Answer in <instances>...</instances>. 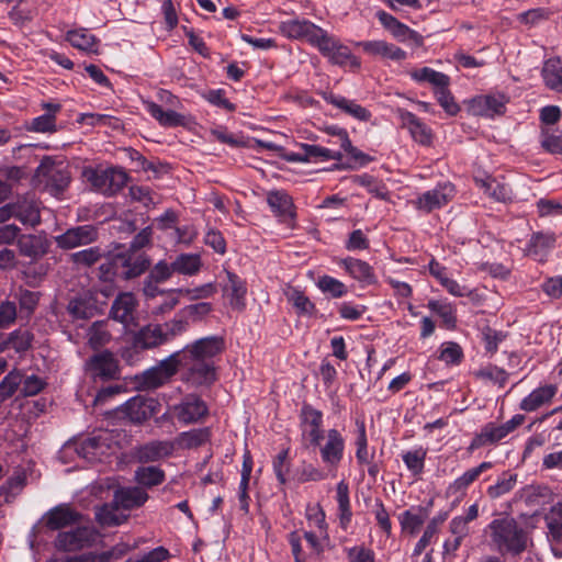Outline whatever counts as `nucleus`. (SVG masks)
I'll return each mask as SVG.
<instances>
[{
	"label": "nucleus",
	"instance_id": "nucleus-19",
	"mask_svg": "<svg viewBox=\"0 0 562 562\" xmlns=\"http://www.w3.org/2000/svg\"><path fill=\"white\" fill-rule=\"evenodd\" d=\"M227 282L223 285L224 295L228 297L233 310L244 311L247 289L245 282L235 273L226 271Z\"/></svg>",
	"mask_w": 562,
	"mask_h": 562
},
{
	"label": "nucleus",
	"instance_id": "nucleus-2",
	"mask_svg": "<svg viewBox=\"0 0 562 562\" xmlns=\"http://www.w3.org/2000/svg\"><path fill=\"white\" fill-rule=\"evenodd\" d=\"M488 528L492 541L501 553L518 554L527 549L528 535L513 518L495 519Z\"/></svg>",
	"mask_w": 562,
	"mask_h": 562
},
{
	"label": "nucleus",
	"instance_id": "nucleus-33",
	"mask_svg": "<svg viewBox=\"0 0 562 562\" xmlns=\"http://www.w3.org/2000/svg\"><path fill=\"white\" fill-rule=\"evenodd\" d=\"M147 497V493L139 487L120 488L114 494V502L123 509H130L143 505Z\"/></svg>",
	"mask_w": 562,
	"mask_h": 562
},
{
	"label": "nucleus",
	"instance_id": "nucleus-29",
	"mask_svg": "<svg viewBox=\"0 0 562 562\" xmlns=\"http://www.w3.org/2000/svg\"><path fill=\"white\" fill-rule=\"evenodd\" d=\"M167 337L161 325H148L142 328L135 336L134 344L142 349L154 348L167 342Z\"/></svg>",
	"mask_w": 562,
	"mask_h": 562
},
{
	"label": "nucleus",
	"instance_id": "nucleus-3",
	"mask_svg": "<svg viewBox=\"0 0 562 562\" xmlns=\"http://www.w3.org/2000/svg\"><path fill=\"white\" fill-rule=\"evenodd\" d=\"M109 434L103 432L98 436L90 437L82 440L81 442H67L61 448L59 456L61 460H65L72 454H77L79 458L93 462L101 460L110 449Z\"/></svg>",
	"mask_w": 562,
	"mask_h": 562
},
{
	"label": "nucleus",
	"instance_id": "nucleus-18",
	"mask_svg": "<svg viewBox=\"0 0 562 562\" xmlns=\"http://www.w3.org/2000/svg\"><path fill=\"white\" fill-rule=\"evenodd\" d=\"M338 266L352 279L362 284H373L376 281L373 268L366 261L352 257L339 259Z\"/></svg>",
	"mask_w": 562,
	"mask_h": 562
},
{
	"label": "nucleus",
	"instance_id": "nucleus-49",
	"mask_svg": "<svg viewBox=\"0 0 562 562\" xmlns=\"http://www.w3.org/2000/svg\"><path fill=\"white\" fill-rule=\"evenodd\" d=\"M412 77L417 81H427L435 86L436 88L449 86L450 83V79L447 75L436 71L429 67H424L415 70L412 74Z\"/></svg>",
	"mask_w": 562,
	"mask_h": 562
},
{
	"label": "nucleus",
	"instance_id": "nucleus-40",
	"mask_svg": "<svg viewBox=\"0 0 562 562\" xmlns=\"http://www.w3.org/2000/svg\"><path fill=\"white\" fill-rule=\"evenodd\" d=\"M127 551V548L123 546L122 548L117 547L109 552H104L101 554H81L77 557H69L66 559H52L49 562H110L111 559H119Z\"/></svg>",
	"mask_w": 562,
	"mask_h": 562
},
{
	"label": "nucleus",
	"instance_id": "nucleus-56",
	"mask_svg": "<svg viewBox=\"0 0 562 562\" xmlns=\"http://www.w3.org/2000/svg\"><path fill=\"white\" fill-rule=\"evenodd\" d=\"M26 476L23 472L15 473L8 482L1 486L0 494L4 496V501L9 502L19 494L25 485Z\"/></svg>",
	"mask_w": 562,
	"mask_h": 562
},
{
	"label": "nucleus",
	"instance_id": "nucleus-53",
	"mask_svg": "<svg viewBox=\"0 0 562 562\" xmlns=\"http://www.w3.org/2000/svg\"><path fill=\"white\" fill-rule=\"evenodd\" d=\"M516 482V474L504 473L494 485L487 488V494L491 498H498L510 492L515 487Z\"/></svg>",
	"mask_w": 562,
	"mask_h": 562
},
{
	"label": "nucleus",
	"instance_id": "nucleus-20",
	"mask_svg": "<svg viewBox=\"0 0 562 562\" xmlns=\"http://www.w3.org/2000/svg\"><path fill=\"white\" fill-rule=\"evenodd\" d=\"M88 366L94 376L105 380L116 379L119 376L117 360L109 351L93 356Z\"/></svg>",
	"mask_w": 562,
	"mask_h": 562
},
{
	"label": "nucleus",
	"instance_id": "nucleus-14",
	"mask_svg": "<svg viewBox=\"0 0 562 562\" xmlns=\"http://www.w3.org/2000/svg\"><path fill=\"white\" fill-rule=\"evenodd\" d=\"M113 274L124 279H132L142 274L148 262L140 254L125 252L116 255L112 260Z\"/></svg>",
	"mask_w": 562,
	"mask_h": 562
},
{
	"label": "nucleus",
	"instance_id": "nucleus-27",
	"mask_svg": "<svg viewBox=\"0 0 562 562\" xmlns=\"http://www.w3.org/2000/svg\"><path fill=\"white\" fill-rule=\"evenodd\" d=\"M288 160L295 162H318L335 159L336 155L322 146L304 144L300 153H292L286 156Z\"/></svg>",
	"mask_w": 562,
	"mask_h": 562
},
{
	"label": "nucleus",
	"instance_id": "nucleus-13",
	"mask_svg": "<svg viewBox=\"0 0 562 562\" xmlns=\"http://www.w3.org/2000/svg\"><path fill=\"white\" fill-rule=\"evenodd\" d=\"M98 238V231L92 225H81L67 229L55 236L56 245L61 249H72L89 245Z\"/></svg>",
	"mask_w": 562,
	"mask_h": 562
},
{
	"label": "nucleus",
	"instance_id": "nucleus-64",
	"mask_svg": "<svg viewBox=\"0 0 562 562\" xmlns=\"http://www.w3.org/2000/svg\"><path fill=\"white\" fill-rule=\"evenodd\" d=\"M537 209L540 216L562 215V200L540 199L537 202Z\"/></svg>",
	"mask_w": 562,
	"mask_h": 562
},
{
	"label": "nucleus",
	"instance_id": "nucleus-26",
	"mask_svg": "<svg viewBox=\"0 0 562 562\" xmlns=\"http://www.w3.org/2000/svg\"><path fill=\"white\" fill-rule=\"evenodd\" d=\"M324 98L328 103L333 104L337 109L341 110L345 114L355 119L360 121H369L371 117V113L353 100H349L345 97L337 95L331 92L326 93Z\"/></svg>",
	"mask_w": 562,
	"mask_h": 562
},
{
	"label": "nucleus",
	"instance_id": "nucleus-12",
	"mask_svg": "<svg viewBox=\"0 0 562 562\" xmlns=\"http://www.w3.org/2000/svg\"><path fill=\"white\" fill-rule=\"evenodd\" d=\"M169 413L180 423L188 425L203 418L207 414V406L200 397L188 395L181 403L171 406Z\"/></svg>",
	"mask_w": 562,
	"mask_h": 562
},
{
	"label": "nucleus",
	"instance_id": "nucleus-43",
	"mask_svg": "<svg viewBox=\"0 0 562 562\" xmlns=\"http://www.w3.org/2000/svg\"><path fill=\"white\" fill-rule=\"evenodd\" d=\"M284 295L288 302L296 310L297 313L304 315L313 314L315 305L301 290L288 286L284 290Z\"/></svg>",
	"mask_w": 562,
	"mask_h": 562
},
{
	"label": "nucleus",
	"instance_id": "nucleus-4",
	"mask_svg": "<svg viewBox=\"0 0 562 562\" xmlns=\"http://www.w3.org/2000/svg\"><path fill=\"white\" fill-rule=\"evenodd\" d=\"M313 446L318 447L322 461L330 469H337L344 459L345 438L337 429H328Z\"/></svg>",
	"mask_w": 562,
	"mask_h": 562
},
{
	"label": "nucleus",
	"instance_id": "nucleus-50",
	"mask_svg": "<svg viewBox=\"0 0 562 562\" xmlns=\"http://www.w3.org/2000/svg\"><path fill=\"white\" fill-rule=\"evenodd\" d=\"M135 477L142 485L155 486L164 482L165 473L157 467H144L135 472Z\"/></svg>",
	"mask_w": 562,
	"mask_h": 562
},
{
	"label": "nucleus",
	"instance_id": "nucleus-30",
	"mask_svg": "<svg viewBox=\"0 0 562 562\" xmlns=\"http://www.w3.org/2000/svg\"><path fill=\"white\" fill-rule=\"evenodd\" d=\"M491 468V462H482L480 465L465 471L448 486L447 493L450 495H463L468 486L471 485L484 471Z\"/></svg>",
	"mask_w": 562,
	"mask_h": 562
},
{
	"label": "nucleus",
	"instance_id": "nucleus-23",
	"mask_svg": "<svg viewBox=\"0 0 562 562\" xmlns=\"http://www.w3.org/2000/svg\"><path fill=\"white\" fill-rule=\"evenodd\" d=\"M175 445L169 440L151 441L140 446L136 451V458L140 462H155L171 456Z\"/></svg>",
	"mask_w": 562,
	"mask_h": 562
},
{
	"label": "nucleus",
	"instance_id": "nucleus-17",
	"mask_svg": "<svg viewBox=\"0 0 562 562\" xmlns=\"http://www.w3.org/2000/svg\"><path fill=\"white\" fill-rule=\"evenodd\" d=\"M548 538L555 557H562V503L552 506L546 516Z\"/></svg>",
	"mask_w": 562,
	"mask_h": 562
},
{
	"label": "nucleus",
	"instance_id": "nucleus-59",
	"mask_svg": "<svg viewBox=\"0 0 562 562\" xmlns=\"http://www.w3.org/2000/svg\"><path fill=\"white\" fill-rule=\"evenodd\" d=\"M462 356V349L457 342L448 341L440 346L439 359L447 364L460 363Z\"/></svg>",
	"mask_w": 562,
	"mask_h": 562
},
{
	"label": "nucleus",
	"instance_id": "nucleus-51",
	"mask_svg": "<svg viewBox=\"0 0 562 562\" xmlns=\"http://www.w3.org/2000/svg\"><path fill=\"white\" fill-rule=\"evenodd\" d=\"M305 517L311 529L318 530L323 535L328 531V526L325 520V513L319 504H308L306 506Z\"/></svg>",
	"mask_w": 562,
	"mask_h": 562
},
{
	"label": "nucleus",
	"instance_id": "nucleus-42",
	"mask_svg": "<svg viewBox=\"0 0 562 562\" xmlns=\"http://www.w3.org/2000/svg\"><path fill=\"white\" fill-rule=\"evenodd\" d=\"M201 267L202 260L199 254H181L173 260V269H176V272L184 276L199 273Z\"/></svg>",
	"mask_w": 562,
	"mask_h": 562
},
{
	"label": "nucleus",
	"instance_id": "nucleus-39",
	"mask_svg": "<svg viewBox=\"0 0 562 562\" xmlns=\"http://www.w3.org/2000/svg\"><path fill=\"white\" fill-rule=\"evenodd\" d=\"M427 307L438 315L448 328H454L457 323L456 307L452 303L442 300H430Z\"/></svg>",
	"mask_w": 562,
	"mask_h": 562
},
{
	"label": "nucleus",
	"instance_id": "nucleus-1",
	"mask_svg": "<svg viewBox=\"0 0 562 562\" xmlns=\"http://www.w3.org/2000/svg\"><path fill=\"white\" fill-rule=\"evenodd\" d=\"M224 350V340L217 336L200 338L173 352L176 370H181L183 382L192 386L211 385L216 380L213 358Z\"/></svg>",
	"mask_w": 562,
	"mask_h": 562
},
{
	"label": "nucleus",
	"instance_id": "nucleus-10",
	"mask_svg": "<svg viewBox=\"0 0 562 562\" xmlns=\"http://www.w3.org/2000/svg\"><path fill=\"white\" fill-rule=\"evenodd\" d=\"M508 98L503 93L477 95L468 101L469 113L475 116L494 117L506 111Z\"/></svg>",
	"mask_w": 562,
	"mask_h": 562
},
{
	"label": "nucleus",
	"instance_id": "nucleus-41",
	"mask_svg": "<svg viewBox=\"0 0 562 562\" xmlns=\"http://www.w3.org/2000/svg\"><path fill=\"white\" fill-rule=\"evenodd\" d=\"M426 456L427 450L423 447H418L404 451L402 453V460L412 475L419 476L424 472Z\"/></svg>",
	"mask_w": 562,
	"mask_h": 562
},
{
	"label": "nucleus",
	"instance_id": "nucleus-22",
	"mask_svg": "<svg viewBox=\"0 0 562 562\" xmlns=\"http://www.w3.org/2000/svg\"><path fill=\"white\" fill-rule=\"evenodd\" d=\"M558 392L554 384H546L535 389L520 402V409L525 412H535L538 408L551 403Z\"/></svg>",
	"mask_w": 562,
	"mask_h": 562
},
{
	"label": "nucleus",
	"instance_id": "nucleus-25",
	"mask_svg": "<svg viewBox=\"0 0 562 562\" xmlns=\"http://www.w3.org/2000/svg\"><path fill=\"white\" fill-rule=\"evenodd\" d=\"M358 45L372 56H381L392 60H403L406 57V53L402 48L384 41H366L358 43Z\"/></svg>",
	"mask_w": 562,
	"mask_h": 562
},
{
	"label": "nucleus",
	"instance_id": "nucleus-11",
	"mask_svg": "<svg viewBox=\"0 0 562 562\" xmlns=\"http://www.w3.org/2000/svg\"><path fill=\"white\" fill-rule=\"evenodd\" d=\"M95 540V531L88 526H81L70 531L59 532L55 547L60 551H77L89 547Z\"/></svg>",
	"mask_w": 562,
	"mask_h": 562
},
{
	"label": "nucleus",
	"instance_id": "nucleus-24",
	"mask_svg": "<svg viewBox=\"0 0 562 562\" xmlns=\"http://www.w3.org/2000/svg\"><path fill=\"white\" fill-rule=\"evenodd\" d=\"M156 402L140 396L128 400L124 409L128 418L134 423H142L155 414Z\"/></svg>",
	"mask_w": 562,
	"mask_h": 562
},
{
	"label": "nucleus",
	"instance_id": "nucleus-63",
	"mask_svg": "<svg viewBox=\"0 0 562 562\" xmlns=\"http://www.w3.org/2000/svg\"><path fill=\"white\" fill-rule=\"evenodd\" d=\"M102 256V250L99 247L87 248L71 254L72 262L77 265L91 266L95 263Z\"/></svg>",
	"mask_w": 562,
	"mask_h": 562
},
{
	"label": "nucleus",
	"instance_id": "nucleus-48",
	"mask_svg": "<svg viewBox=\"0 0 562 562\" xmlns=\"http://www.w3.org/2000/svg\"><path fill=\"white\" fill-rule=\"evenodd\" d=\"M358 438L356 440V459L360 467L370 463L374 458V452H370L368 449V440L366 435V427L363 423L358 424Z\"/></svg>",
	"mask_w": 562,
	"mask_h": 562
},
{
	"label": "nucleus",
	"instance_id": "nucleus-60",
	"mask_svg": "<svg viewBox=\"0 0 562 562\" xmlns=\"http://www.w3.org/2000/svg\"><path fill=\"white\" fill-rule=\"evenodd\" d=\"M104 177L108 179L109 194L116 192L127 182V175L121 168H106Z\"/></svg>",
	"mask_w": 562,
	"mask_h": 562
},
{
	"label": "nucleus",
	"instance_id": "nucleus-31",
	"mask_svg": "<svg viewBox=\"0 0 562 562\" xmlns=\"http://www.w3.org/2000/svg\"><path fill=\"white\" fill-rule=\"evenodd\" d=\"M146 109L149 114L156 119L162 126H184L188 123V117L177 113L172 110L165 111L160 105L154 102H147Z\"/></svg>",
	"mask_w": 562,
	"mask_h": 562
},
{
	"label": "nucleus",
	"instance_id": "nucleus-45",
	"mask_svg": "<svg viewBox=\"0 0 562 562\" xmlns=\"http://www.w3.org/2000/svg\"><path fill=\"white\" fill-rule=\"evenodd\" d=\"M316 285L323 293H326L335 299L342 297L348 292L344 282L326 274L318 278Z\"/></svg>",
	"mask_w": 562,
	"mask_h": 562
},
{
	"label": "nucleus",
	"instance_id": "nucleus-62",
	"mask_svg": "<svg viewBox=\"0 0 562 562\" xmlns=\"http://www.w3.org/2000/svg\"><path fill=\"white\" fill-rule=\"evenodd\" d=\"M273 471L277 475L278 481L281 484L286 482V476L290 472L289 450L283 449L280 451L273 460Z\"/></svg>",
	"mask_w": 562,
	"mask_h": 562
},
{
	"label": "nucleus",
	"instance_id": "nucleus-54",
	"mask_svg": "<svg viewBox=\"0 0 562 562\" xmlns=\"http://www.w3.org/2000/svg\"><path fill=\"white\" fill-rule=\"evenodd\" d=\"M426 516L420 512L405 510L400 515V524L403 530L416 533L425 521Z\"/></svg>",
	"mask_w": 562,
	"mask_h": 562
},
{
	"label": "nucleus",
	"instance_id": "nucleus-34",
	"mask_svg": "<svg viewBox=\"0 0 562 562\" xmlns=\"http://www.w3.org/2000/svg\"><path fill=\"white\" fill-rule=\"evenodd\" d=\"M122 509L113 501V504H106L97 509L95 519L103 527L119 526L127 519V515Z\"/></svg>",
	"mask_w": 562,
	"mask_h": 562
},
{
	"label": "nucleus",
	"instance_id": "nucleus-58",
	"mask_svg": "<svg viewBox=\"0 0 562 562\" xmlns=\"http://www.w3.org/2000/svg\"><path fill=\"white\" fill-rule=\"evenodd\" d=\"M130 155L131 159L136 162L137 168H140L143 170H151L156 176L167 173L169 170L167 164H162L160 161H148L135 150L130 151Z\"/></svg>",
	"mask_w": 562,
	"mask_h": 562
},
{
	"label": "nucleus",
	"instance_id": "nucleus-44",
	"mask_svg": "<svg viewBox=\"0 0 562 562\" xmlns=\"http://www.w3.org/2000/svg\"><path fill=\"white\" fill-rule=\"evenodd\" d=\"M44 106L49 111V113H46L44 115L33 119L31 124L27 125V127H26L29 131L42 132V133L55 131L54 113L59 111L60 105L46 103Z\"/></svg>",
	"mask_w": 562,
	"mask_h": 562
},
{
	"label": "nucleus",
	"instance_id": "nucleus-52",
	"mask_svg": "<svg viewBox=\"0 0 562 562\" xmlns=\"http://www.w3.org/2000/svg\"><path fill=\"white\" fill-rule=\"evenodd\" d=\"M18 246L21 255L36 258L45 252L42 241L33 235H24L19 238Z\"/></svg>",
	"mask_w": 562,
	"mask_h": 562
},
{
	"label": "nucleus",
	"instance_id": "nucleus-55",
	"mask_svg": "<svg viewBox=\"0 0 562 562\" xmlns=\"http://www.w3.org/2000/svg\"><path fill=\"white\" fill-rule=\"evenodd\" d=\"M404 124L415 139L424 140L431 137V131L412 113L404 116Z\"/></svg>",
	"mask_w": 562,
	"mask_h": 562
},
{
	"label": "nucleus",
	"instance_id": "nucleus-16",
	"mask_svg": "<svg viewBox=\"0 0 562 562\" xmlns=\"http://www.w3.org/2000/svg\"><path fill=\"white\" fill-rule=\"evenodd\" d=\"M302 435L311 445H314L321 437L325 435L323 431V414L322 412L305 405L301 411Z\"/></svg>",
	"mask_w": 562,
	"mask_h": 562
},
{
	"label": "nucleus",
	"instance_id": "nucleus-32",
	"mask_svg": "<svg viewBox=\"0 0 562 562\" xmlns=\"http://www.w3.org/2000/svg\"><path fill=\"white\" fill-rule=\"evenodd\" d=\"M14 217L22 224L35 226L40 224L41 215L37 203L34 200L23 199L13 204Z\"/></svg>",
	"mask_w": 562,
	"mask_h": 562
},
{
	"label": "nucleus",
	"instance_id": "nucleus-15",
	"mask_svg": "<svg viewBox=\"0 0 562 562\" xmlns=\"http://www.w3.org/2000/svg\"><path fill=\"white\" fill-rule=\"evenodd\" d=\"M175 359V356L170 355L158 366L146 370L140 376V385L144 389H157L167 383L177 372Z\"/></svg>",
	"mask_w": 562,
	"mask_h": 562
},
{
	"label": "nucleus",
	"instance_id": "nucleus-37",
	"mask_svg": "<svg viewBox=\"0 0 562 562\" xmlns=\"http://www.w3.org/2000/svg\"><path fill=\"white\" fill-rule=\"evenodd\" d=\"M66 40L75 47L88 53H98L97 38L86 29L71 30L66 34Z\"/></svg>",
	"mask_w": 562,
	"mask_h": 562
},
{
	"label": "nucleus",
	"instance_id": "nucleus-5",
	"mask_svg": "<svg viewBox=\"0 0 562 562\" xmlns=\"http://www.w3.org/2000/svg\"><path fill=\"white\" fill-rule=\"evenodd\" d=\"M315 46L335 65H349L352 68L360 67V61L351 54L350 49L330 36L326 31Z\"/></svg>",
	"mask_w": 562,
	"mask_h": 562
},
{
	"label": "nucleus",
	"instance_id": "nucleus-61",
	"mask_svg": "<svg viewBox=\"0 0 562 562\" xmlns=\"http://www.w3.org/2000/svg\"><path fill=\"white\" fill-rule=\"evenodd\" d=\"M436 98L439 104L449 115H456L459 112L460 108L449 91L448 86L437 88Z\"/></svg>",
	"mask_w": 562,
	"mask_h": 562
},
{
	"label": "nucleus",
	"instance_id": "nucleus-47",
	"mask_svg": "<svg viewBox=\"0 0 562 562\" xmlns=\"http://www.w3.org/2000/svg\"><path fill=\"white\" fill-rule=\"evenodd\" d=\"M23 374L19 370H12L0 382V403L10 398L22 383Z\"/></svg>",
	"mask_w": 562,
	"mask_h": 562
},
{
	"label": "nucleus",
	"instance_id": "nucleus-6",
	"mask_svg": "<svg viewBox=\"0 0 562 562\" xmlns=\"http://www.w3.org/2000/svg\"><path fill=\"white\" fill-rule=\"evenodd\" d=\"M456 189L451 182L439 183L431 190L419 194L414 201L413 205L425 213H430L436 209L445 206L454 196Z\"/></svg>",
	"mask_w": 562,
	"mask_h": 562
},
{
	"label": "nucleus",
	"instance_id": "nucleus-36",
	"mask_svg": "<svg viewBox=\"0 0 562 562\" xmlns=\"http://www.w3.org/2000/svg\"><path fill=\"white\" fill-rule=\"evenodd\" d=\"M507 435L508 434L506 432V429L503 424L495 425L493 423H490L482 428L479 435H476L470 448L474 449L482 446L495 443L505 438Z\"/></svg>",
	"mask_w": 562,
	"mask_h": 562
},
{
	"label": "nucleus",
	"instance_id": "nucleus-28",
	"mask_svg": "<svg viewBox=\"0 0 562 562\" xmlns=\"http://www.w3.org/2000/svg\"><path fill=\"white\" fill-rule=\"evenodd\" d=\"M135 307V296L130 292L121 293L113 302L111 315L123 324H130L134 319Z\"/></svg>",
	"mask_w": 562,
	"mask_h": 562
},
{
	"label": "nucleus",
	"instance_id": "nucleus-8",
	"mask_svg": "<svg viewBox=\"0 0 562 562\" xmlns=\"http://www.w3.org/2000/svg\"><path fill=\"white\" fill-rule=\"evenodd\" d=\"M38 183L44 186V189L52 195H58L69 184V173L60 166L54 164L43 162L36 169L35 175Z\"/></svg>",
	"mask_w": 562,
	"mask_h": 562
},
{
	"label": "nucleus",
	"instance_id": "nucleus-7",
	"mask_svg": "<svg viewBox=\"0 0 562 562\" xmlns=\"http://www.w3.org/2000/svg\"><path fill=\"white\" fill-rule=\"evenodd\" d=\"M279 32L290 40L306 41L316 45L325 30L308 20L293 19L279 24Z\"/></svg>",
	"mask_w": 562,
	"mask_h": 562
},
{
	"label": "nucleus",
	"instance_id": "nucleus-57",
	"mask_svg": "<svg viewBox=\"0 0 562 562\" xmlns=\"http://www.w3.org/2000/svg\"><path fill=\"white\" fill-rule=\"evenodd\" d=\"M439 524H440V520H438L436 518L431 519L428 522L422 538L418 540V542L416 543V546L414 548L413 557L420 555L423 553V551L430 544L432 539L438 533Z\"/></svg>",
	"mask_w": 562,
	"mask_h": 562
},
{
	"label": "nucleus",
	"instance_id": "nucleus-9",
	"mask_svg": "<svg viewBox=\"0 0 562 562\" xmlns=\"http://www.w3.org/2000/svg\"><path fill=\"white\" fill-rule=\"evenodd\" d=\"M473 180L483 194L496 202H508L513 198L510 186L503 177H494L483 171L475 172Z\"/></svg>",
	"mask_w": 562,
	"mask_h": 562
},
{
	"label": "nucleus",
	"instance_id": "nucleus-35",
	"mask_svg": "<svg viewBox=\"0 0 562 562\" xmlns=\"http://www.w3.org/2000/svg\"><path fill=\"white\" fill-rule=\"evenodd\" d=\"M541 75L549 89L562 92V63L560 59H548L543 64Z\"/></svg>",
	"mask_w": 562,
	"mask_h": 562
},
{
	"label": "nucleus",
	"instance_id": "nucleus-46",
	"mask_svg": "<svg viewBox=\"0 0 562 562\" xmlns=\"http://www.w3.org/2000/svg\"><path fill=\"white\" fill-rule=\"evenodd\" d=\"M88 342L93 349H98L106 345L111 340L106 322L93 323L87 334Z\"/></svg>",
	"mask_w": 562,
	"mask_h": 562
},
{
	"label": "nucleus",
	"instance_id": "nucleus-21",
	"mask_svg": "<svg viewBox=\"0 0 562 562\" xmlns=\"http://www.w3.org/2000/svg\"><path fill=\"white\" fill-rule=\"evenodd\" d=\"M81 521V515L66 504L50 509L45 516L46 526L53 530L65 528Z\"/></svg>",
	"mask_w": 562,
	"mask_h": 562
},
{
	"label": "nucleus",
	"instance_id": "nucleus-38",
	"mask_svg": "<svg viewBox=\"0 0 562 562\" xmlns=\"http://www.w3.org/2000/svg\"><path fill=\"white\" fill-rule=\"evenodd\" d=\"M267 201L272 211L283 217H293L292 199L284 191H271L268 193Z\"/></svg>",
	"mask_w": 562,
	"mask_h": 562
}]
</instances>
